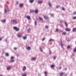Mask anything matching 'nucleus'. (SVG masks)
Segmentation results:
<instances>
[{"label": "nucleus", "mask_w": 76, "mask_h": 76, "mask_svg": "<svg viewBox=\"0 0 76 76\" xmlns=\"http://www.w3.org/2000/svg\"><path fill=\"white\" fill-rule=\"evenodd\" d=\"M2 39V38H0V41H1Z\"/></svg>", "instance_id": "51"}, {"label": "nucleus", "mask_w": 76, "mask_h": 76, "mask_svg": "<svg viewBox=\"0 0 76 76\" xmlns=\"http://www.w3.org/2000/svg\"><path fill=\"white\" fill-rule=\"evenodd\" d=\"M26 18L28 20H30V19H31V17L30 16H26Z\"/></svg>", "instance_id": "7"}, {"label": "nucleus", "mask_w": 76, "mask_h": 76, "mask_svg": "<svg viewBox=\"0 0 76 76\" xmlns=\"http://www.w3.org/2000/svg\"><path fill=\"white\" fill-rule=\"evenodd\" d=\"M39 48H40V50L41 51V52H42V49L41 47H40Z\"/></svg>", "instance_id": "32"}, {"label": "nucleus", "mask_w": 76, "mask_h": 76, "mask_svg": "<svg viewBox=\"0 0 76 76\" xmlns=\"http://www.w3.org/2000/svg\"><path fill=\"white\" fill-rule=\"evenodd\" d=\"M45 38H44L43 39H42V41H44V40H45Z\"/></svg>", "instance_id": "42"}, {"label": "nucleus", "mask_w": 76, "mask_h": 76, "mask_svg": "<svg viewBox=\"0 0 76 76\" xmlns=\"http://www.w3.org/2000/svg\"><path fill=\"white\" fill-rule=\"evenodd\" d=\"M23 76H26V75L25 74V75H23Z\"/></svg>", "instance_id": "52"}, {"label": "nucleus", "mask_w": 76, "mask_h": 76, "mask_svg": "<svg viewBox=\"0 0 76 76\" xmlns=\"http://www.w3.org/2000/svg\"><path fill=\"white\" fill-rule=\"evenodd\" d=\"M48 4H49V6L50 7H51V6H52L51 4H50V3H49Z\"/></svg>", "instance_id": "33"}, {"label": "nucleus", "mask_w": 76, "mask_h": 76, "mask_svg": "<svg viewBox=\"0 0 76 76\" xmlns=\"http://www.w3.org/2000/svg\"><path fill=\"white\" fill-rule=\"evenodd\" d=\"M26 66H24L23 68V71H25V70H26Z\"/></svg>", "instance_id": "12"}, {"label": "nucleus", "mask_w": 76, "mask_h": 76, "mask_svg": "<svg viewBox=\"0 0 76 76\" xmlns=\"http://www.w3.org/2000/svg\"><path fill=\"white\" fill-rule=\"evenodd\" d=\"M73 32H76V28H75L73 29Z\"/></svg>", "instance_id": "20"}, {"label": "nucleus", "mask_w": 76, "mask_h": 76, "mask_svg": "<svg viewBox=\"0 0 76 76\" xmlns=\"http://www.w3.org/2000/svg\"><path fill=\"white\" fill-rule=\"evenodd\" d=\"M30 31H31V28H28L27 31V32L28 33L30 32Z\"/></svg>", "instance_id": "18"}, {"label": "nucleus", "mask_w": 76, "mask_h": 76, "mask_svg": "<svg viewBox=\"0 0 76 76\" xmlns=\"http://www.w3.org/2000/svg\"><path fill=\"white\" fill-rule=\"evenodd\" d=\"M0 76H2V75H0Z\"/></svg>", "instance_id": "55"}, {"label": "nucleus", "mask_w": 76, "mask_h": 76, "mask_svg": "<svg viewBox=\"0 0 76 76\" xmlns=\"http://www.w3.org/2000/svg\"><path fill=\"white\" fill-rule=\"evenodd\" d=\"M73 51L74 53H76V48H75L74 49V50H73Z\"/></svg>", "instance_id": "24"}, {"label": "nucleus", "mask_w": 76, "mask_h": 76, "mask_svg": "<svg viewBox=\"0 0 76 76\" xmlns=\"http://www.w3.org/2000/svg\"><path fill=\"white\" fill-rule=\"evenodd\" d=\"M73 19H76V17H74L72 18Z\"/></svg>", "instance_id": "38"}, {"label": "nucleus", "mask_w": 76, "mask_h": 76, "mask_svg": "<svg viewBox=\"0 0 76 76\" xmlns=\"http://www.w3.org/2000/svg\"><path fill=\"white\" fill-rule=\"evenodd\" d=\"M6 42H7V40H6Z\"/></svg>", "instance_id": "54"}, {"label": "nucleus", "mask_w": 76, "mask_h": 76, "mask_svg": "<svg viewBox=\"0 0 76 76\" xmlns=\"http://www.w3.org/2000/svg\"><path fill=\"white\" fill-rule=\"evenodd\" d=\"M56 31L57 32H58V29H57L56 30Z\"/></svg>", "instance_id": "47"}, {"label": "nucleus", "mask_w": 76, "mask_h": 76, "mask_svg": "<svg viewBox=\"0 0 76 76\" xmlns=\"http://www.w3.org/2000/svg\"><path fill=\"white\" fill-rule=\"evenodd\" d=\"M34 0H30L29 1L30 3H33V2L34 1Z\"/></svg>", "instance_id": "13"}, {"label": "nucleus", "mask_w": 76, "mask_h": 76, "mask_svg": "<svg viewBox=\"0 0 76 76\" xmlns=\"http://www.w3.org/2000/svg\"><path fill=\"white\" fill-rule=\"evenodd\" d=\"M44 73H45V76H47V73H48L46 71Z\"/></svg>", "instance_id": "28"}, {"label": "nucleus", "mask_w": 76, "mask_h": 76, "mask_svg": "<svg viewBox=\"0 0 76 76\" xmlns=\"http://www.w3.org/2000/svg\"><path fill=\"white\" fill-rule=\"evenodd\" d=\"M73 14H74V15H76V12H74Z\"/></svg>", "instance_id": "45"}, {"label": "nucleus", "mask_w": 76, "mask_h": 76, "mask_svg": "<svg viewBox=\"0 0 76 76\" xmlns=\"http://www.w3.org/2000/svg\"><path fill=\"white\" fill-rule=\"evenodd\" d=\"M10 61V62H11V63H13V62H14V61H15V60H14L13 59H11Z\"/></svg>", "instance_id": "16"}, {"label": "nucleus", "mask_w": 76, "mask_h": 76, "mask_svg": "<svg viewBox=\"0 0 76 76\" xmlns=\"http://www.w3.org/2000/svg\"><path fill=\"white\" fill-rule=\"evenodd\" d=\"M45 28L46 29H48V26H46Z\"/></svg>", "instance_id": "36"}, {"label": "nucleus", "mask_w": 76, "mask_h": 76, "mask_svg": "<svg viewBox=\"0 0 76 76\" xmlns=\"http://www.w3.org/2000/svg\"><path fill=\"white\" fill-rule=\"evenodd\" d=\"M27 35H26V36L23 37V39H26Z\"/></svg>", "instance_id": "9"}, {"label": "nucleus", "mask_w": 76, "mask_h": 76, "mask_svg": "<svg viewBox=\"0 0 76 76\" xmlns=\"http://www.w3.org/2000/svg\"><path fill=\"white\" fill-rule=\"evenodd\" d=\"M32 60H33V61H35V60H36V58H32Z\"/></svg>", "instance_id": "14"}, {"label": "nucleus", "mask_w": 76, "mask_h": 76, "mask_svg": "<svg viewBox=\"0 0 76 76\" xmlns=\"http://www.w3.org/2000/svg\"><path fill=\"white\" fill-rule=\"evenodd\" d=\"M9 11V9H7V10H5V13H7V12H8Z\"/></svg>", "instance_id": "15"}, {"label": "nucleus", "mask_w": 76, "mask_h": 76, "mask_svg": "<svg viewBox=\"0 0 76 76\" xmlns=\"http://www.w3.org/2000/svg\"><path fill=\"white\" fill-rule=\"evenodd\" d=\"M65 70H67V68H65Z\"/></svg>", "instance_id": "53"}, {"label": "nucleus", "mask_w": 76, "mask_h": 76, "mask_svg": "<svg viewBox=\"0 0 76 76\" xmlns=\"http://www.w3.org/2000/svg\"><path fill=\"white\" fill-rule=\"evenodd\" d=\"M12 23L13 25H16L18 23V22L16 21V20H12Z\"/></svg>", "instance_id": "1"}, {"label": "nucleus", "mask_w": 76, "mask_h": 76, "mask_svg": "<svg viewBox=\"0 0 76 76\" xmlns=\"http://www.w3.org/2000/svg\"><path fill=\"white\" fill-rule=\"evenodd\" d=\"M38 10H35V13L37 14L38 13Z\"/></svg>", "instance_id": "17"}, {"label": "nucleus", "mask_w": 76, "mask_h": 76, "mask_svg": "<svg viewBox=\"0 0 76 76\" xmlns=\"http://www.w3.org/2000/svg\"><path fill=\"white\" fill-rule=\"evenodd\" d=\"M5 55H6V56H7H7H9V53H6Z\"/></svg>", "instance_id": "34"}, {"label": "nucleus", "mask_w": 76, "mask_h": 76, "mask_svg": "<svg viewBox=\"0 0 76 76\" xmlns=\"http://www.w3.org/2000/svg\"><path fill=\"white\" fill-rule=\"evenodd\" d=\"M10 69H11V67L10 66H8L7 68V70H10Z\"/></svg>", "instance_id": "11"}, {"label": "nucleus", "mask_w": 76, "mask_h": 76, "mask_svg": "<svg viewBox=\"0 0 76 76\" xmlns=\"http://www.w3.org/2000/svg\"><path fill=\"white\" fill-rule=\"evenodd\" d=\"M62 10H65V9H64V7L62 8Z\"/></svg>", "instance_id": "41"}, {"label": "nucleus", "mask_w": 76, "mask_h": 76, "mask_svg": "<svg viewBox=\"0 0 76 76\" xmlns=\"http://www.w3.org/2000/svg\"><path fill=\"white\" fill-rule=\"evenodd\" d=\"M18 49V48H14V50H17Z\"/></svg>", "instance_id": "43"}, {"label": "nucleus", "mask_w": 76, "mask_h": 76, "mask_svg": "<svg viewBox=\"0 0 76 76\" xmlns=\"http://www.w3.org/2000/svg\"><path fill=\"white\" fill-rule=\"evenodd\" d=\"M58 7H60V6L58 5H57L56 6V8H58Z\"/></svg>", "instance_id": "39"}, {"label": "nucleus", "mask_w": 76, "mask_h": 76, "mask_svg": "<svg viewBox=\"0 0 76 76\" xmlns=\"http://www.w3.org/2000/svg\"><path fill=\"white\" fill-rule=\"evenodd\" d=\"M22 37V35H18V37L19 38H20V37Z\"/></svg>", "instance_id": "27"}, {"label": "nucleus", "mask_w": 76, "mask_h": 76, "mask_svg": "<svg viewBox=\"0 0 76 76\" xmlns=\"http://www.w3.org/2000/svg\"><path fill=\"white\" fill-rule=\"evenodd\" d=\"M62 34H63V35H66V32H63L62 33Z\"/></svg>", "instance_id": "26"}, {"label": "nucleus", "mask_w": 76, "mask_h": 76, "mask_svg": "<svg viewBox=\"0 0 76 76\" xmlns=\"http://www.w3.org/2000/svg\"><path fill=\"white\" fill-rule=\"evenodd\" d=\"M49 41L50 42H51V41H54V40L52 39H49Z\"/></svg>", "instance_id": "23"}, {"label": "nucleus", "mask_w": 76, "mask_h": 76, "mask_svg": "<svg viewBox=\"0 0 76 76\" xmlns=\"http://www.w3.org/2000/svg\"><path fill=\"white\" fill-rule=\"evenodd\" d=\"M54 67H55V65H54V64H53L50 65V67H51V68H54Z\"/></svg>", "instance_id": "10"}, {"label": "nucleus", "mask_w": 76, "mask_h": 76, "mask_svg": "<svg viewBox=\"0 0 76 76\" xmlns=\"http://www.w3.org/2000/svg\"><path fill=\"white\" fill-rule=\"evenodd\" d=\"M56 56H54L53 58H54V60H55V59H56Z\"/></svg>", "instance_id": "48"}, {"label": "nucleus", "mask_w": 76, "mask_h": 76, "mask_svg": "<svg viewBox=\"0 0 76 76\" xmlns=\"http://www.w3.org/2000/svg\"><path fill=\"white\" fill-rule=\"evenodd\" d=\"M35 25L36 26L37 25V21H35Z\"/></svg>", "instance_id": "40"}, {"label": "nucleus", "mask_w": 76, "mask_h": 76, "mask_svg": "<svg viewBox=\"0 0 76 76\" xmlns=\"http://www.w3.org/2000/svg\"><path fill=\"white\" fill-rule=\"evenodd\" d=\"M61 69V67H59V69L60 70V69Z\"/></svg>", "instance_id": "49"}, {"label": "nucleus", "mask_w": 76, "mask_h": 76, "mask_svg": "<svg viewBox=\"0 0 76 76\" xmlns=\"http://www.w3.org/2000/svg\"><path fill=\"white\" fill-rule=\"evenodd\" d=\"M66 31H67V32H69L71 31V30L70 28H67L65 29Z\"/></svg>", "instance_id": "4"}, {"label": "nucleus", "mask_w": 76, "mask_h": 76, "mask_svg": "<svg viewBox=\"0 0 76 76\" xmlns=\"http://www.w3.org/2000/svg\"><path fill=\"white\" fill-rule=\"evenodd\" d=\"M51 17L52 18H54V14H52L50 15Z\"/></svg>", "instance_id": "30"}, {"label": "nucleus", "mask_w": 76, "mask_h": 76, "mask_svg": "<svg viewBox=\"0 0 76 76\" xmlns=\"http://www.w3.org/2000/svg\"><path fill=\"white\" fill-rule=\"evenodd\" d=\"M60 75H64V73H63V72H62L61 73H60Z\"/></svg>", "instance_id": "31"}, {"label": "nucleus", "mask_w": 76, "mask_h": 76, "mask_svg": "<svg viewBox=\"0 0 76 76\" xmlns=\"http://www.w3.org/2000/svg\"><path fill=\"white\" fill-rule=\"evenodd\" d=\"M62 22H63V21L61 20L60 22H61V23H62Z\"/></svg>", "instance_id": "50"}, {"label": "nucleus", "mask_w": 76, "mask_h": 76, "mask_svg": "<svg viewBox=\"0 0 76 76\" xmlns=\"http://www.w3.org/2000/svg\"><path fill=\"white\" fill-rule=\"evenodd\" d=\"M65 25L66 27H67L68 25L67 22H65Z\"/></svg>", "instance_id": "22"}, {"label": "nucleus", "mask_w": 76, "mask_h": 76, "mask_svg": "<svg viewBox=\"0 0 76 76\" xmlns=\"http://www.w3.org/2000/svg\"><path fill=\"white\" fill-rule=\"evenodd\" d=\"M44 18L45 19H48V18L47 17V16H44Z\"/></svg>", "instance_id": "8"}, {"label": "nucleus", "mask_w": 76, "mask_h": 76, "mask_svg": "<svg viewBox=\"0 0 76 76\" xmlns=\"http://www.w3.org/2000/svg\"><path fill=\"white\" fill-rule=\"evenodd\" d=\"M39 18L40 20H43V19H42V18L39 17Z\"/></svg>", "instance_id": "19"}, {"label": "nucleus", "mask_w": 76, "mask_h": 76, "mask_svg": "<svg viewBox=\"0 0 76 76\" xmlns=\"http://www.w3.org/2000/svg\"><path fill=\"white\" fill-rule=\"evenodd\" d=\"M70 48V46H68L67 47V48L68 49H69V48Z\"/></svg>", "instance_id": "35"}, {"label": "nucleus", "mask_w": 76, "mask_h": 76, "mask_svg": "<svg viewBox=\"0 0 76 76\" xmlns=\"http://www.w3.org/2000/svg\"><path fill=\"white\" fill-rule=\"evenodd\" d=\"M23 4H20V7H23Z\"/></svg>", "instance_id": "29"}, {"label": "nucleus", "mask_w": 76, "mask_h": 76, "mask_svg": "<svg viewBox=\"0 0 76 76\" xmlns=\"http://www.w3.org/2000/svg\"><path fill=\"white\" fill-rule=\"evenodd\" d=\"M31 13H34V11L33 10H30Z\"/></svg>", "instance_id": "25"}, {"label": "nucleus", "mask_w": 76, "mask_h": 76, "mask_svg": "<svg viewBox=\"0 0 76 76\" xmlns=\"http://www.w3.org/2000/svg\"><path fill=\"white\" fill-rule=\"evenodd\" d=\"M60 26L61 27H62L63 26V24H61L60 25Z\"/></svg>", "instance_id": "46"}, {"label": "nucleus", "mask_w": 76, "mask_h": 76, "mask_svg": "<svg viewBox=\"0 0 76 76\" xmlns=\"http://www.w3.org/2000/svg\"><path fill=\"white\" fill-rule=\"evenodd\" d=\"M49 54H51V51L50 50V51H49Z\"/></svg>", "instance_id": "44"}, {"label": "nucleus", "mask_w": 76, "mask_h": 76, "mask_svg": "<svg viewBox=\"0 0 76 76\" xmlns=\"http://www.w3.org/2000/svg\"><path fill=\"white\" fill-rule=\"evenodd\" d=\"M6 21V19L3 20H1V22H2V23H5Z\"/></svg>", "instance_id": "6"}, {"label": "nucleus", "mask_w": 76, "mask_h": 76, "mask_svg": "<svg viewBox=\"0 0 76 76\" xmlns=\"http://www.w3.org/2000/svg\"><path fill=\"white\" fill-rule=\"evenodd\" d=\"M14 29L16 31H19V28L14 27Z\"/></svg>", "instance_id": "2"}, {"label": "nucleus", "mask_w": 76, "mask_h": 76, "mask_svg": "<svg viewBox=\"0 0 76 76\" xmlns=\"http://www.w3.org/2000/svg\"><path fill=\"white\" fill-rule=\"evenodd\" d=\"M42 3V1L41 0H39L37 2L38 4H41Z\"/></svg>", "instance_id": "5"}, {"label": "nucleus", "mask_w": 76, "mask_h": 76, "mask_svg": "<svg viewBox=\"0 0 76 76\" xmlns=\"http://www.w3.org/2000/svg\"><path fill=\"white\" fill-rule=\"evenodd\" d=\"M27 50H29L30 49H31V48L30 47H27L26 48Z\"/></svg>", "instance_id": "21"}, {"label": "nucleus", "mask_w": 76, "mask_h": 76, "mask_svg": "<svg viewBox=\"0 0 76 76\" xmlns=\"http://www.w3.org/2000/svg\"><path fill=\"white\" fill-rule=\"evenodd\" d=\"M63 45H64V44H63L62 43V41L61 40V48L63 49Z\"/></svg>", "instance_id": "3"}, {"label": "nucleus", "mask_w": 76, "mask_h": 76, "mask_svg": "<svg viewBox=\"0 0 76 76\" xmlns=\"http://www.w3.org/2000/svg\"><path fill=\"white\" fill-rule=\"evenodd\" d=\"M14 58V57H12L11 58V60H13V59Z\"/></svg>", "instance_id": "37"}]
</instances>
